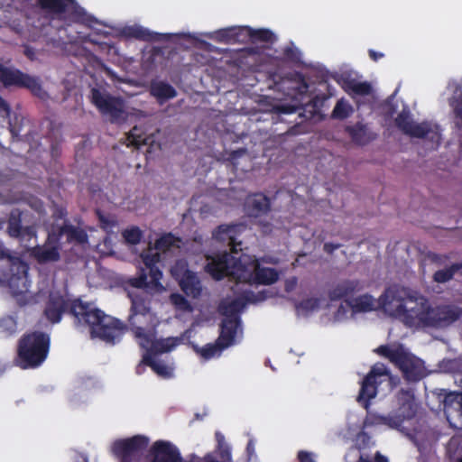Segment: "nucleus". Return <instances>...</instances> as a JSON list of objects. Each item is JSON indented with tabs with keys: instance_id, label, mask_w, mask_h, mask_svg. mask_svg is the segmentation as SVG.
Wrapping results in <instances>:
<instances>
[{
	"instance_id": "nucleus-1",
	"label": "nucleus",
	"mask_w": 462,
	"mask_h": 462,
	"mask_svg": "<svg viewBox=\"0 0 462 462\" xmlns=\"http://www.w3.org/2000/svg\"><path fill=\"white\" fill-rule=\"evenodd\" d=\"M66 311L75 318L78 325L88 327L92 337H98L111 345L119 342L127 331V325L120 319L106 315L80 299L69 301L61 296L51 297L46 304L44 315L54 324L60 321Z\"/></svg>"
},
{
	"instance_id": "nucleus-2",
	"label": "nucleus",
	"mask_w": 462,
	"mask_h": 462,
	"mask_svg": "<svg viewBox=\"0 0 462 462\" xmlns=\"http://www.w3.org/2000/svg\"><path fill=\"white\" fill-rule=\"evenodd\" d=\"M411 300L408 291L399 285L386 288L378 299V309L393 317H402L409 326L445 328L456 322L462 316V308L454 304H442L414 311L406 307Z\"/></svg>"
},
{
	"instance_id": "nucleus-3",
	"label": "nucleus",
	"mask_w": 462,
	"mask_h": 462,
	"mask_svg": "<svg viewBox=\"0 0 462 462\" xmlns=\"http://www.w3.org/2000/svg\"><path fill=\"white\" fill-rule=\"evenodd\" d=\"M50 336L42 331L23 334L17 343L16 364L23 369L37 368L50 351Z\"/></svg>"
},
{
	"instance_id": "nucleus-4",
	"label": "nucleus",
	"mask_w": 462,
	"mask_h": 462,
	"mask_svg": "<svg viewBox=\"0 0 462 462\" xmlns=\"http://www.w3.org/2000/svg\"><path fill=\"white\" fill-rule=\"evenodd\" d=\"M28 271L27 263L0 249V282L6 285L14 296H23L28 291Z\"/></svg>"
},
{
	"instance_id": "nucleus-5",
	"label": "nucleus",
	"mask_w": 462,
	"mask_h": 462,
	"mask_svg": "<svg viewBox=\"0 0 462 462\" xmlns=\"http://www.w3.org/2000/svg\"><path fill=\"white\" fill-rule=\"evenodd\" d=\"M374 352L389 359L401 370L403 378L408 382H419L427 375L423 361L408 353L402 344L395 349H392L388 345H381Z\"/></svg>"
},
{
	"instance_id": "nucleus-6",
	"label": "nucleus",
	"mask_w": 462,
	"mask_h": 462,
	"mask_svg": "<svg viewBox=\"0 0 462 462\" xmlns=\"http://www.w3.org/2000/svg\"><path fill=\"white\" fill-rule=\"evenodd\" d=\"M0 82L5 88H25L34 97L45 100L49 97L39 78L23 72L14 67H6L0 61Z\"/></svg>"
},
{
	"instance_id": "nucleus-7",
	"label": "nucleus",
	"mask_w": 462,
	"mask_h": 462,
	"mask_svg": "<svg viewBox=\"0 0 462 462\" xmlns=\"http://www.w3.org/2000/svg\"><path fill=\"white\" fill-rule=\"evenodd\" d=\"M392 379V374L385 365L376 363L363 379L356 401L365 410H369L370 401L377 395L378 386L383 382H388L391 384Z\"/></svg>"
},
{
	"instance_id": "nucleus-8",
	"label": "nucleus",
	"mask_w": 462,
	"mask_h": 462,
	"mask_svg": "<svg viewBox=\"0 0 462 462\" xmlns=\"http://www.w3.org/2000/svg\"><path fill=\"white\" fill-rule=\"evenodd\" d=\"M90 101L101 115L109 117L111 123H123L127 118L125 102L121 97L93 88L90 90Z\"/></svg>"
},
{
	"instance_id": "nucleus-9",
	"label": "nucleus",
	"mask_w": 462,
	"mask_h": 462,
	"mask_svg": "<svg viewBox=\"0 0 462 462\" xmlns=\"http://www.w3.org/2000/svg\"><path fill=\"white\" fill-rule=\"evenodd\" d=\"M36 5L48 14L72 22H81L86 14L76 0H39Z\"/></svg>"
},
{
	"instance_id": "nucleus-10",
	"label": "nucleus",
	"mask_w": 462,
	"mask_h": 462,
	"mask_svg": "<svg viewBox=\"0 0 462 462\" xmlns=\"http://www.w3.org/2000/svg\"><path fill=\"white\" fill-rule=\"evenodd\" d=\"M149 439L145 436L135 435L131 438L117 439L113 443L112 452L120 462H134V458L145 450Z\"/></svg>"
},
{
	"instance_id": "nucleus-11",
	"label": "nucleus",
	"mask_w": 462,
	"mask_h": 462,
	"mask_svg": "<svg viewBox=\"0 0 462 462\" xmlns=\"http://www.w3.org/2000/svg\"><path fill=\"white\" fill-rule=\"evenodd\" d=\"M438 398L443 405V411L449 425L462 430V392H448L441 389Z\"/></svg>"
},
{
	"instance_id": "nucleus-12",
	"label": "nucleus",
	"mask_w": 462,
	"mask_h": 462,
	"mask_svg": "<svg viewBox=\"0 0 462 462\" xmlns=\"http://www.w3.org/2000/svg\"><path fill=\"white\" fill-rule=\"evenodd\" d=\"M172 275L179 281L181 291L189 297L198 298L201 294V284L195 273L188 269L187 263L178 261L171 269Z\"/></svg>"
},
{
	"instance_id": "nucleus-13",
	"label": "nucleus",
	"mask_w": 462,
	"mask_h": 462,
	"mask_svg": "<svg viewBox=\"0 0 462 462\" xmlns=\"http://www.w3.org/2000/svg\"><path fill=\"white\" fill-rule=\"evenodd\" d=\"M264 299V291L255 294L252 291H245L234 300L228 302H221L218 306V310L221 315L225 316V319H240L239 313L245 308L247 303H254Z\"/></svg>"
},
{
	"instance_id": "nucleus-14",
	"label": "nucleus",
	"mask_w": 462,
	"mask_h": 462,
	"mask_svg": "<svg viewBox=\"0 0 462 462\" xmlns=\"http://www.w3.org/2000/svg\"><path fill=\"white\" fill-rule=\"evenodd\" d=\"M61 245L58 241L54 229L48 233L46 241L42 245L32 248L31 255L40 264L55 263L60 259Z\"/></svg>"
},
{
	"instance_id": "nucleus-15",
	"label": "nucleus",
	"mask_w": 462,
	"mask_h": 462,
	"mask_svg": "<svg viewBox=\"0 0 462 462\" xmlns=\"http://www.w3.org/2000/svg\"><path fill=\"white\" fill-rule=\"evenodd\" d=\"M256 259L251 257H234L231 270L229 271V280L236 283H246L254 285Z\"/></svg>"
},
{
	"instance_id": "nucleus-16",
	"label": "nucleus",
	"mask_w": 462,
	"mask_h": 462,
	"mask_svg": "<svg viewBox=\"0 0 462 462\" xmlns=\"http://www.w3.org/2000/svg\"><path fill=\"white\" fill-rule=\"evenodd\" d=\"M131 298V309L128 317V323L131 327L134 336L138 338L148 339V335L141 326H138L139 321L137 320L138 316L146 317L150 311V306L145 297L143 295L135 294L130 295Z\"/></svg>"
},
{
	"instance_id": "nucleus-17",
	"label": "nucleus",
	"mask_w": 462,
	"mask_h": 462,
	"mask_svg": "<svg viewBox=\"0 0 462 462\" xmlns=\"http://www.w3.org/2000/svg\"><path fill=\"white\" fill-rule=\"evenodd\" d=\"M397 409L393 413L400 420V427L405 420H411L417 412L415 395L411 389H401L396 394Z\"/></svg>"
},
{
	"instance_id": "nucleus-18",
	"label": "nucleus",
	"mask_w": 462,
	"mask_h": 462,
	"mask_svg": "<svg viewBox=\"0 0 462 462\" xmlns=\"http://www.w3.org/2000/svg\"><path fill=\"white\" fill-rule=\"evenodd\" d=\"M396 126L405 134L411 137L424 138L430 132L428 123H414L410 111L403 109L395 118Z\"/></svg>"
},
{
	"instance_id": "nucleus-19",
	"label": "nucleus",
	"mask_w": 462,
	"mask_h": 462,
	"mask_svg": "<svg viewBox=\"0 0 462 462\" xmlns=\"http://www.w3.org/2000/svg\"><path fill=\"white\" fill-rule=\"evenodd\" d=\"M150 462H183L180 450L169 441L157 440L150 448Z\"/></svg>"
},
{
	"instance_id": "nucleus-20",
	"label": "nucleus",
	"mask_w": 462,
	"mask_h": 462,
	"mask_svg": "<svg viewBox=\"0 0 462 462\" xmlns=\"http://www.w3.org/2000/svg\"><path fill=\"white\" fill-rule=\"evenodd\" d=\"M244 229L243 224H223L219 225L214 231H213V238L218 242L222 243H227V245L230 246V250L233 253L237 252V246L241 245V242H236V237L238 235L242 232Z\"/></svg>"
},
{
	"instance_id": "nucleus-21",
	"label": "nucleus",
	"mask_w": 462,
	"mask_h": 462,
	"mask_svg": "<svg viewBox=\"0 0 462 462\" xmlns=\"http://www.w3.org/2000/svg\"><path fill=\"white\" fill-rule=\"evenodd\" d=\"M233 260L234 256L227 252H224L212 258L205 266V270L216 281H220L225 277L229 278Z\"/></svg>"
},
{
	"instance_id": "nucleus-22",
	"label": "nucleus",
	"mask_w": 462,
	"mask_h": 462,
	"mask_svg": "<svg viewBox=\"0 0 462 462\" xmlns=\"http://www.w3.org/2000/svg\"><path fill=\"white\" fill-rule=\"evenodd\" d=\"M261 262L265 263H276L273 257L263 256L261 259H256V266L254 273V284L257 285H272L279 280V273L276 269L271 267H263Z\"/></svg>"
},
{
	"instance_id": "nucleus-23",
	"label": "nucleus",
	"mask_w": 462,
	"mask_h": 462,
	"mask_svg": "<svg viewBox=\"0 0 462 462\" xmlns=\"http://www.w3.org/2000/svg\"><path fill=\"white\" fill-rule=\"evenodd\" d=\"M342 88L353 98L356 97H366L373 93V87L368 81H357L350 75H342L338 80Z\"/></svg>"
},
{
	"instance_id": "nucleus-24",
	"label": "nucleus",
	"mask_w": 462,
	"mask_h": 462,
	"mask_svg": "<svg viewBox=\"0 0 462 462\" xmlns=\"http://www.w3.org/2000/svg\"><path fill=\"white\" fill-rule=\"evenodd\" d=\"M362 290L363 284L359 280H344L328 291V298L332 301L342 299L346 300Z\"/></svg>"
},
{
	"instance_id": "nucleus-25",
	"label": "nucleus",
	"mask_w": 462,
	"mask_h": 462,
	"mask_svg": "<svg viewBox=\"0 0 462 462\" xmlns=\"http://www.w3.org/2000/svg\"><path fill=\"white\" fill-rule=\"evenodd\" d=\"M146 269L149 271L150 281L148 282L147 274L145 271L142 269L138 277L131 279V285L138 289L151 288L161 290L162 285L160 281L162 277V272L160 270L159 266H152Z\"/></svg>"
},
{
	"instance_id": "nucleus-26",
	"label": "nucleus",
	"mask_w": 462,
	"mask_h": 462,
	"mask_svg": "<svg viewBox=\"0 0 462 462\" xmlns=\"http://www.w3.org/2000/svg\"><path fill=\"white\" fill-rule=\"evenodd\" d=\"M240 323V319H223L217 337L218 344L222 345V348H227L236 343V336Z\"/></svg>"
},
{
	"instance_id": "nucleus-27",
	"label": "nucleus",
	"mask_w": 462,
	"mask_h": 462,
	"mask_svg": "<svg viewBox=\"0 0 462 462\" xmlns=\"http://www.w3.org/2000/svg\"><path fill=\"white\" fill-rule=\"evenodd\" d=\"M245 208L250 217H261L269 212L271 208L270 199L263 193H254L246 198Z\"/></svg>"
},
{
	"instance_id": "nucleus-28",
	"label": "nucleus",
	"mask_w": 462,
	"mask_h": 462,
	"mask_svg": "<svg viewBox=\"0 0 462 462\" xmlns=\"http://www.w3.org/2000/svg\"><path fill=\"white\" fill-rule=\"evenodd\" d=\"M54 231L59 242H60V238L62 236H66L68 243H77L81 245L88 242L87 232L80 227L74 226L68 221H65L62 226H59L57 230Z\"/></svg>"
},
{
	"instance_id": "nucleus-29",
	"label": "nucleus",
	"mask_w": 462,
	"mask_h": 462,
	"mask_svg": "<svg viewBox=\"0 0 462 462\" xmlns=\"http://www.w3.org/2000/svg\"><path fill=\"white\" fill-rule=\"evenodd\" d=\"M366 411L367 414L365 419V426H386L389 429L404 432V428L400 427V420L398 417H395L393 412L388 415H382L376 412L369 411L368 410Z\"/></svg>"
},
{
	"instance_id": "nucleus-30",
	"label": "nucleus",
	"mask_w": 462,
	"mask_h": 462,
	"mask_svg": "<svg viewBox=\"0 0 462 462\" xmlns=\"http://www.w3.org/2000/svg\"><path fill=\"white\" fill-rule=\"evenodd\" d=\"M143 339L145 340L147 344H150V346L147 348L144 355H151V356L153 358L161 354L171 352L179 344V340L176 337L151 340V338L148 337V339Z\"/></svg>"
},
{
	"instance_id": "nucleus-31",
	"label": "nucleus",
	"mask_w": 462,
	"mask_h": 462,
	"mask_svg": "<svg viewBox=\"0 0 462 462\" xmlns=\"http://www.w3.org/2000/svg\"><path fill=\"white\" fill-rule=\"evenodd\" d=\"M346 303L356 313L370 312L378 308V300L365 293L356 298L346 300Z\"/></svg>"
},
{
	"instance_id": "nucleus-32",
	"label": "nucleus",
	"mask_w": 462,
	"mask_h": 462,
	"mask_svg": "<svg viewBox=\"0 0 462 462\" xmlns=\"http://www.w3.org/2000/svg\"><path fill=\"white\" fill-rule=\"evenodd\" d=\"M124 34L129 38H134L144 42L160 41L165 37V34L152 32L148 29L138 25L125 28Z\"/></svg>"
},
{
	"instance_id": "nucleus-33",
	"label": "nucleus",
	"mask_w": 462,
	"mask_h": 462,
	"mask_svg": "<svg viewBox=\"0 0 462 462\" xmlns=\"http://www.w3.org/2000/svg\"><path fill=\"white\" fill-rule=\"evenodd\" d=\"M151 94L162 103L174 98L177 96V91L169 83L159 81L152 84Z\"/></svg>"
},
{
	"instance_id": "nucleus-34",
	"label": "nucleus",
	"mask_w": 462,
	"mask_h": 462,
	"mask_svg": "<svg viewBox=\"0 0 462 462\" xmlns=\"http://www.w3.org/2000/svg\"><path fill=\"white\" fill-rule=\"evenodd\" d=\"M143 363L151 367L152 370L160 377L169 379L173 376V368L163 362L156 361L151 355L143 356Z\"/></svg>"
},
{
	"instance_id": "nucleus-35",
	"label": "nucleus",
	"mask_w": 462,
	"mask_h": 462,
	"mask_svg": "<svg viewBox=\"0 0 462 462\" xmlns=\"http://www.w3.org/2000/svg\"><path fill=\"white\" fill-rule=\"evenodd\" d=\"M244 32L252 42L273 43L275 41L274 33L269 29H253L244 26Z\"/></svg>"
},
{
	"instance_id": "nucleus-36",
	"label": "nucleus",
	"mask_w": 462,
	"mask_h": 462,
	"mask_svg": "<svg viewBox=\"0 0 462 462\" xmlns=\"http://www.w3.org/2000/svg\"><path fill=\"white\" fill-rule=\"evenodd\" d=\"M18 332L17 319L7 315L0 318V338H9Z\"/></svg>"
},
{
	"instance_id": "nucleus-37",
	"label": "nucleus",
	"mask_w": 462,
	"mask_h": 462,
	"mask_svg": "<svg viewBox=\"0 0 462 462\" xmlns=\"http://www.w3.org/2000/svg\"><path fill=\"white\" fill-rule=\"evenodd\" d=\"M7 231L10 236L24 238L23 226H22L21 214L18 210L12 211L8 219Z\"/></svg>"
},
{
	"instance_id": "nucleus-38",
	"label": "nucleus",
	"mask_w": 462,
	"mask_h": 462,
	"mask_svg": "<svg viewBox=\"0 0 462 462\" xmlns=\"http://www.w3.org/2000/svg\"><path fill=\"white\" fill-rule=\"evenodd\" d=\"M462 270V262L454 263L448 267L436 271L433 273V281L437 283H445L453 279L454 275Z\"/></svg>"
},
{
	"instance_id": "nucleus-39",
	"label": "nucleus",
	"mask_w": 462,
	"mask_h": 462,
	"mask_svg": "<svg viewBox=\"0 0 462 462\" xmlns=\"http://www.w3.org/2000/svg\"><path fill=\"white\" fill-rule=\"evenodd\" d=\"M180 241L181 240L179 237H176L171 233H167L162 235L160 238H158L155 241L154 246L155 249L157 250L166 252L170 250L171 247H180V245H177V243H180Z\"/></svg>"
},
{
	"instance_id": "nucleus-40",
	"label": "nucleus",
	"mask_w": 462,
	"mask_h": 462,
	"mask_svg": "<svg viewBox=\"0 0 462 462\" xmlns=\"http://www.w3.org/2000/svg\"><path fill=\"white\" fill-rule=\"evenodd\" d=\"M218 35L221 41L226 42H236L245 36L244 27H231L220 30Z\"/></svg>"
},
{
	"instance_id": "nucleus-41",
	"label": "nucleus",
	"mask_w": 462,
	"mask_h": 462,
	"mask_svg": "<svg viewBox=\"0 0 462 462\" xmlns=\"http://www.w3.org/2000/svg\"><path fill=\"white\" fill-rule=\"evenodd\" d=\"M353 108L351 105L344 98L337 100L336 106L333 108L331 116L334 119L343 120L351 116Z\"/></svg>"
},
{
	"instance_id": "nucleus-42",
	"label": "nucleus",
	"mask_w": 462,
	"mask_h": 462,
	"mask_svg": "<svg viewBox=\"0 0 462 462\" xmlns=\"http://www.w3.org/2000/svg\"><path fill=\"white\" fill-rule=\"evenodd\" d=\"M126 141L128 146H134L137 149L146 144V137L143 136L142 129L136 125L127 134Z\"/></svg>"
},
{
	"instance_id": "nucleus-43",
	"label": "nucleus",
	"mask_w": 462,
	"mask_h": 462,
	"mask_svg": "<svg viewBox=\"0 0 462 462\" xmlns=\"http://www.w3.org/2000/svg\"><path fill=\"white\" fill-rule=\"evenodd\" d=\"M449 105L453 108L454 123L462 121V85L456 90Z\"/></svg>"
},
{
	"instance_id": "nucleus-44",
	"label": "nucleus",
	"mask_w": 462,
	"mask_h": 462,
	"mask_svg": "<svg viewBox=\"0 0 462 462\" xmlns=\"http://www.w3.org/2000/svg\"><path fill=\"white\" fill-rule=\"evenodd\" d=\"M225 348H222V345L218 344V340L217 339L214 344H207L201 348H198L197 352L200 354V356L208 360L214 357L217 355H219Z\"/></svg>"
},
{
	"instance_id": "nucleus-45",
	"label": "nucleus",
	"mask_w": 462,
	"mask_h": 462,
	"mask_svg": "<svg viewBox=\"0 0 462 462\" xmlns=\"http://www.w3.org/2000/svg\"><path fill=\"white\" fill-rule=\"evenodd\" d=\"M346 132L349 134L354 142L362 143L365 142L366 127L361 123H357L353 126H348Z\"/></svg>"
},
{
	"instance_id": "nucleus-46",
	"label": "nucleus",
	"mask_w": 462,
	"mask_h": 462,
	"mask_svg": "<svg viewBox=\"0 0 462 462\" xmlns=\"http://www.w3.org/2000/svg\"><path fill=\"white\" fill-rule=\"evenodd\" d=\"M122 236L127 244L135 245L140 243L143 232L138 226H132L124 230Z\"/></svg>"
},
{
	"instance_id": "nucleus-47",
	"label": "nucleus",
	"mask_w": 462,
	"mask_h": 462,
	"mask_svg": "<svg viewBox=\"0 0 462 462\" xmlns=\"http://www.w3.org/2000/svg\"><path fill=\"white\" fill-rule=\"evenodd\" d=\"M171 302L180 310H190L191 306L189 300L180 293H171L170 296Z\"/></svg>"
},
{
	"instance_id": "nucleus-48",
	"label": "nucleus",
	"mask_w": 462,
	"mask_h": 462,
	"mask_svg": "<svg viewBox=\"0 0 462 462\" xmlns=\"http://www.w3.org/2000/svg\"><path fill=\"white\" fill-rule=\"evenodd\" d=\"M319 300L317 298L304 299L296 304L297 310H301L306 312L313 311L319 308Z\"/></svg>"
},
{
	"instance_id": "nucleus-49",
	"label": "nucleus",
	"mask_w": 462,
	"mask_h": 462,
	"mask_svg": "<svg viewBox=\"0 0 462 462\" xmlns=\"http://www.w3.org/2000/svg\"><path fill=\"white\" fill-rule=\"evenodd\" d=\"M141 257L143 259V263L145 265L146 268H150L152 266H157L158 263L161 262V254L159 253H143L141 254Z\"/></svg>"
},
{
	"instance_id": "nucleus-50",
	"label": "nucleus",
	"mask_w": 462,
	"mask_h": 462,
	"mask_svg": "<svg viewBox=\"0 0 462 462\" xmlns=\"http://www.w3.org/2000/svg\"><path fill=\"white\" fill-rule=\"evenodd\" d=\"M213 453H216L217 457L221 459L220 462H231V451L227 446L219 442L217 449Z\"/></svg>"
},
{
	"instance_id": "nucleus-51",
	"label": "nucleus",
	"mask_w": 462,
	"mask_h": 462,
	"mask_svg": "<svg viewBox=\"0 0 462 462\" xmlns=\"http://www.w3.org/2000/svg\"><path fill=\"white\" fill-rule=\"evenodd\" d=\"M283 57L290 61L297 62L300 60V51L293 46H286L282 50Z\"/></svg>"
},
{
	"instance_id": "nucleus-52",
	"label": "nucleus",
	"mask_w": 462,
	"mask_h": 462,
	"mask_svg": "<svg viewBox=\"0 0 462 462\" xmlns=\"http://www.w3.org/2000/svg\"><path fill=\"white\" fill-rule=\"evenodd\" d=\"M98 220L100 223L101 228L104 230H110L116 225V221L109 217H106L102 215L100 212L97 213Z\"/></svg>"
},
{
	"instance_id": "nucleus-53",
	"label": "nucleus",
	"mask_w": 462,
	"mask_h": 462,
	"mask_svg": "<svg viewBox=\"0 0 462 462\" xmlns=\"http://www.w3.org/2000/svg\"><path fill=\"white\" fill-rule=\"evenodd\" d=\"M246 153V150L245 149H238L236 151H233L229 156H228V159L227 161L230 162V163L233 165V169L235 171H237L238 170V162H237V160L245 155Z\"/></svg>"
},
{
	"instance_id": "nucleus-54",
	"label": "nucleus",
	"mask_w": 462,
	"mask_h": 462,
	"mask_svg": "<svg viewBox=\"0 0 462 462\" xmlns=\"http://www.w3.org/2000/svg\"><path fill=\"white\" fill-rule=\"evenodd\" d=\"M68 216V211L66 209V208L62 207V206H59V205H55L54 206V209H53V212H52V217L55 219V220H66V217Z\"/></svg>"
},
{
	"instance_id": "nucleus-55",
	"label": "nucleus",
	"mask_w": 462,
	"mask_h": 462,
	"mask_svg": "<svg viewBox=\"0 0 462 462\" xmlns=\"http://www.w3.org/2000/svg\"><path fill=\"white\" fill-rule=\"evenodd\" d=\"M299 462H316L310 452L300 450L297 455Z\"/></svg>"
},
{
	"instance_id": "nucleus-56",
	"label": "nucleus",
	"mask_w": 462,
	"mask_h": 462,
	"mask_svg": "<svg viewBox=\"0 0 462 462\" xmlns=\"http://www.w3.org/2000/svg\"><path fill=\"white\" fill-rule=\"evenodd\" d=\"M276 110L279 114H292L295 112L296 108L293 106L282 105L276 106Z\"/></svg>"
},
{
	"instance_id": "nucleus-57",
	"label": "nucleus",
	"mask_w": 462,
	"mask_h": 462,
	"mask_svg": "<svg viewBox=\"0 0 462 462\" xmlns=\"http://www.w3.org/2000/svg\"><path fill=\"white\" fill-rule=\"evenodd\" d=\"M196 462H220L216 453H208L203 457L199 458Z\"/></svg>"
},
{
	"instance_id": "nucleus-58",
	"label": "nucleus",
	"mask_w": 462,
	"mask_h": 462,
	"mask_svg": "<svg viewBox=\"0 0 462 462\" xmlns=\"http://www.w3.org/2000/svg\"><path fill=\"white\" fill-rule=\"evenodd\" d=\"M341 246L340 244H333V243H325L323 246L324 252L328 254L334 253L335 250L338 249Z\"/></svg>"
},
{
	"instance_id": "nucleus-59",
	"label": "nucleus",
	"mask_w": 462,
	"mask_h": 462,
	"mask_svg": "<svg viewBox=\"0 0 462 462\" xmlns=\"http://www.w3.org/2000/svg\"><path fill=\"white\" fill-rule=\"evenodd\" d=\"M299 79H300V87H299V92L300 94H304L308 91L309 89V84L308 82L306 81L305 78L303 77V75L301 74H299Z\"/></svg>"
},
{
	"instance_id": "nucleus-60",
	"label": "nucleus",
	"mask_w": 462,
	"mask_h": 462,
	"mask_svg": "<svg viewBox=\"0 0 462 462\" xmlns=\"http://www.w3.org/2000/svg\"><path fill=\"white\" fill-rule=\"evenodd\" d=\"M0 113L9 115L10 106L8 103L0 96Z\"/></svg>"
},
{
	"instance_id": "nucleus-61",
	"label": "nucleus",
	"mask_w": 462,
	"mask_h": 462,
	"mask_svg": "<svg viewBox=\"0 0 462 462\" xmlns=\"http://www.w3.org/2000/svg\"><path fill=\"white\" fill-rule=\"evenodd\" d=\"M369 57L374 61H378L381 58H383L384 55L382 52H378L374 50H369L368 51Z\"/></svg>"
},
{
	"instance_id": "nucleus-62",
	"label": "nucleus",
	"mask_w": 462,
	"mask_h": 462,
	"mask_svg": "<svg viewBox=\"0 0 462 462\" xmlns=\"http://www.w3.org/2000/svg\"><path fill=\"white\" fill-rule=\"evenodd\" d=\"M297 284V278L296 277H293L292 279L291 280H288L285 283V291H291L294 287L296 286Z\"/></svg>"
},
{
	"instance_id": "nucleus-63",
	"label": "nucleus",
	"mask_w": 462,
	"mask_h": 462,
	"mask_svg": "<svg viewBox=\"0 0 462 462\" xmlns=\"http://www.w3.org/2000/svg\"><path fill=\"white\" fill-rule=\"evenodd\" d=\"M146 365L143 363V359L141 360V362L137 365V366L135 367V373L137 374H142L144 373L145 371V366Z\"/></svg>"
},
{
	"instance_id": "nucleus-64",
	"label": "nucleus",
	"mask_w": 462,
	"mask_h": 462,
	"mask_svg": "<svg viewBox=\"0 0 462 462\" xmlns=\"http://www.w3.org/2000/svg\"><path fill=\"white\" fill-rule=\"evenodd\" d=\"M246 451L249 456H252L254 452V444L253 440H249L246 446Z\"/></svg>"
}]
</instances>
